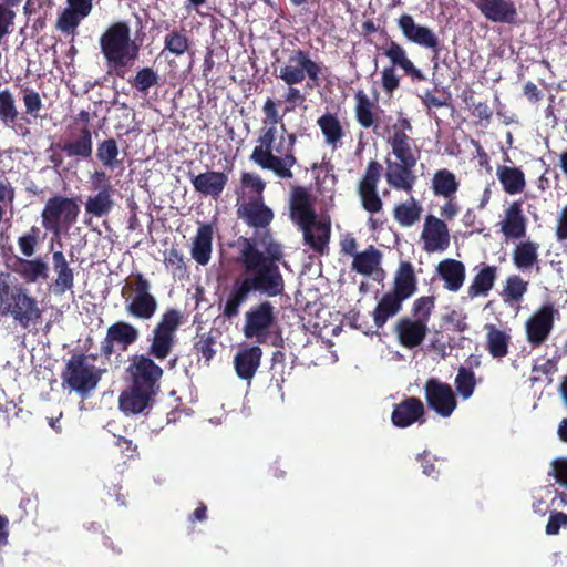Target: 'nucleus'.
<instances>
[{
    "instance_id": "393cba45",
    "label": "nucleus",
    "mask_w": 567,
    "mask_h": 567,
    "mask_svg": "<svg viewBox=\"0 0 567 567\" xmlns=\"http://www.w3.org/2000/svg\"><path fill=\"white\" fill-rule=\"evenodd\" d=\"M425 408L421 399L409 396L394 405L391 421L396 427H408L415 422H424Z\"/></svg>"
},
{
    "instance_id": "a19ab883",
    "label": "nucleus",
    "mask_w": 567,
    "mask_h": 567,
    "mask_svg": "<svg viewBox=\"0 0 567 567\" xmlns=\"http://www.w3.org/2000/svg\"><path fill=\"white\" fill-rule=\"evenodd\" d=\"M460 188L456 175L447 168L435 171L431 179V189L436 197H455Z\"/></svg>"
},
{
    "instance_id": "a18cd8bd",
    "label": "nucleus",
    "mask_w": 567,
    "mask_h": 567,
    "mask_svg": "<svg viewBox=\"0 0 567 567\" xmlns=\"http://www.w3.org/2000/svg\"><path fill=\"white\" fill-rule=\"evenodd\" d=\"M113 207V189H101V192L89 196L85 202V213L96 218L107 216Z\"/></svg>"
},
{
    "instance_id": "9b49d317",
    "label": "nucleus",
    "mask_w": 567,
    "mask_h": 567,
    "mask_svg": "<svg viewBox=\"0 0 567 567\" xmlns=\"http://www.w3.org/2000/svg\"><path fill=\"white\" fill-rule=\"evenodd\" d=\"M101 52L104 59L138 55L140 47L131 39V30L126 22L111 24L100 37Z\"/></svg>"
},
{
    "instance_id": "e433bc0d",
    "label": "nucleus",
    "mask_w": 567,
    "mask_h": 567,
    "mask_svg": "<svg viewBox=\"0 0 567 567\" xmlns=\"http://www.w3.org/2000/svg\"><path fill=\"white\" fill-rule=\"evenodd\" d=\"M437 274L444 280V287L456 292L465 280V266L455 259H445L437 266Z\"/></svg>"
},
{
    "instance_id": "bb28decb",
    "label": "nucleus",
    "mask_w": 567,
    "mask_h": 567,
    "mask_svg": "<svg viewBox=\"0 0 567 567\" xmlns=\"http://www.w3.org/2000/svg\"><path fill=\"white\" fill-rule=\"evenodd\" d=\"M400 344L406 349L421 346L427 334V326L424 321L401 318L394 327Z\"/></svg>"
},
{
    "instance_id": "aec40b11",
    "label": "nucleus",
    "mask_w": 567,
    "mask_h": 567,
    "mask_svg": "<svg viewBox=\"0 0 567 567\" xmlns=\"http://www.w3.org/2000/svg\"><path fill=\"white\" fill-rule=\"evenodd\" d=\"M554 307L545 305L526 321V336L533 348L542 346L554 327Z\"/></svg>"
},
{
    "instance_id": "2f4dec72",
    "label": "nucleus",
    "mask_w": 567,
    "mask_h": 567,
    "mask_svg": "<svg viewBox=\"0 0 567 567\" xmlns=\"http://www.w3.org/2000/svg\"><path fill=\"white\" fill-rule=\"evenodd\" d=\"M262 350L259 346L240 349L234 357V367L239 379L250 381L260 367Z\"/></svg>"
},
{
    "instance_id": "69168bd1",
    "label": "nucleus",
    "mask_w": 567,
    "mask_h": 567,
    "mask_svg": "<svg viewBox=\"0 0 567 567\" xmlns=\"http://www.w3.org/2000/svg\"><path fill=\"white\" fill-rule=\"evenodd\" d=\"M567 525V514L554 511L550 513L547 525V535H557L563 526Z\"/></svg>"
},
{
    "instance_id": "13d9d810",
    "label": "nucleus",
    "mask_w": 567,
    "mask_h": 567,
    "mask_svg": "<svg viewBox=\"0 0 567 567\" xmlns=\"http://www.w3.org/2000/svg\"><path fill=\"white\" fill-rule=\"evenodd\" d=\"M216 339L212 336V332H205L198 334L194 342V350L197 354H200L208 363L215 357Z\"/></svg>"
},
{
    "instance_id": "bf43d9fd",
    "label": "nucleus",
    "mask_w": 567,
    "mask_h": 567,
    "mask_svg": "<svg viewBox=\"0 0 567 567\" xmlns=\"http://www.w3.org/2000/svg\"><path fill=\"white\" fill-rule=\"evenodd\" d=\"M138 55L118 56L105 59L110 74H114L120 79H126L130 68L134 64Z\"/></svg>"
},
{
    "instance_id": "412c9836",
    "label": "nucleus",
    "mask_w": 567,
    "mask_h": 567,
    "mask_svg": "<svg viewBox=\"0 0 567 567\" xmlns=\"http://www.w3.org/2000/svg\"><path fill=\"white\" fill-rule=\"evenodd\" d=\"M423 249L426 252L444 251L450 246L447 225L440 218L427 215L421 233Z\"/></svg>"
},
{
    "instance_id": "423d86ee",
    "label": "nucleus",
    "mask_w": 567,
    "mask_h": 567,
    "mask_svg": "<svg viewBox=\"0 0 567 567\" xmlns=\"http://www.w3.org/2000/svg\"><path fill=\"white\" fill-rule=\"evenodd\" d=\"M2 312L10 315L23 329L37 324L42 318V310L34 297L22 286L10 287L7 284L0 289Z\"/></svg>"
},
{
    "instance_id": "cd10ccee",
    "label": "nucleus",
    "mask_w": 567,
    "mask_h": 567,
    "mask_svg": "<svg viewBox=\"0 0 567 567\" xmlns=\"http://www.w3.org/2000/svg\"><path fill=\"white\" fill-rule=\"evenodd\" d=\"M188 177L197 193L213 198H218L221 195L228 182L227 175L217 171H208L198 175L189 172Z\"/></svg>"
},
{
    "instance_id": "20e7f679",
    "label": "nucleus",
    "mask_w": 567,
    "mask_h": 567,
    "mask_svg": "<svg viewBox=\"0 0 567 567\" xmlns=\"http://www.w3.org/2000/svg\"><path fill=\"white\" fill-rule=\"evenodd\" d=\"M80 205L76 197H68L60 194L47 199L40 213L42 228L54 237L62 234L78 221Z\"/></svg>"
},
{
    "instance_id": "c85d7f7f",
    "label": "nucleus",
    "mask_w": 567,
    "mask_h": 567,
    "mask_svg": "<svg viewBox=\"0 0 567 567\" xmlns=\"http://www.w3.org/2000/svg\"><path fill=\"white\" fill-rule=\"evenodd\" d=\"M290 218L300 229L318 220L310 195L301 187L295 189L292 193Z\"/></svg>"
},
{
    "instance_id": "680f3d73",
    "label": "nucleus",
    "mask_w": 567,
    "mask_h": 567,
    "mask_svg": "<svg viewBox=\"0 0 567 567\" xmlns=\"http://www.w3.org/2000/svg\"><path fill=\"white\" fill-rule=\"evenodd\" d=\"M450 99L451 94L445 91L443 92L442 96H437L433 94L431 91L426 90L424 94L421 96L422 103L427 110L447 106L450 105Z\"/></svg>"
},
{
    "instance_id": "ddd939ff",
    "label": "nucleus",
    "mask_w": 567,
    "mask_h": 567,
    "mask_svg": "<svg viewBox=\"0 0 567 567\" xmlns=\"http://www.w3.org/2000/svg\"><path fill=\"white\" fill-rule=\"evenodd\" d=\"M140 339V330L133 323L117 320L110 324L106 334L101 341V355L110 360L115 352H125Z\"/></svg>"
},
{
    "instance_id": "052dcab7",
    "label": "nucleus",
    "mask_w": 567,
    "mask_h": 567,
    "mask_svg": "<svg viewBox=\"0 0 567 567\" xmlns=\"http://www.w3.org/2000/svg\"><path fill=\"white\" fill-rule=\"evenodd\" d=\"M262 112L265 114L264 127H277L281 122L282 116L279 114L276 102L268 97L262 105Z\"/></svg>"
},
{
    "instance_id": "f8f14e48",
    "label": "nucleus",
    "mask_w": 567,
    "mask_h": 567,
    "mask_svg": "<svg viewBox=\"0 0 567 567\" xmlns=\"http://www.w3.org/2000/svg\"><path fill=\"white\" fill-rule=\"evenodd\" d=\"M275 324V307L266 300L245 312L243 332L247 339H255L257 343H266Z\"/></svg>"
},
{
    "instance_id": "09e8293b",
    "label": "nucleus",
    "mask_w": 567,
    "mask_h": 567,
    "mask_svg": "<svg viewBox=\"0 0 567 567\" xmlns=\"http://www.w3.org/2000/svg\"><path fill=\"white\" fill-rule=\"evenodd\" d=\"M192 48V40L188 38L184 29H174L169 31L164 38V49L162 54L167 51L175 56H181L189 52Z\"/></svg>"
},
{
    "instance_id": "4be33fe9",
    "label": "nucleus",
    "mask_w": 567,
    "mask_h": 567,
    "mask_svg": "<svg viewBox=\"0 0 567 567\" xmlns=\"http://www.w3.org/2000/svg\"><path fill=\"white\" fill-rule=\"evenodd\" d=\"M92 9L93 0H66V8L58 17L56 29L64 34H74Z\"/></svg>"
},
{
    "instance_id": "49530a36",
    "label": "nucleus",
    "mask_w": 567,
    "mask_h": 567,
    "mask_svg": "<svg viewBox=\"0 0 567 567\" xmlns=\"http://www.w3.org/2000/svg\"><path fill=\"white\" fill-rule=\"evenodd\" d=\"M44 235L40 227L33 225L28 230L17 237V246L20 252L19 257H33L39 250Z\"/></svg>"
},
{
    "instance_id": "f257e3e1",
    "label": "nucleus",
    "mask_w": 567,
    "mask_h": 567,
    "mask_svg": "<svg viewBox=\"0 0 567 567\" xmlns=\"http://www.w3.org/2000/svg\"><path fill=\"white\" fill-rule=\"evenodd\" d=\"M239 255L237 262L241 270L233 277L227 290L223 316L234 319L239 315L240 307L251 295L258 292L268 298L281 296L285 292V279L279 264L284 261L282 246L271 240L265 251L258 249L251 238L239 237Z\"/></svg>"
},
{
    "instance_id": "6e6d98bb",
    "label": "nucleus",
    "mask_w": 567,
    "mask_h": 567,
    "mask_svg": "<svg viewBox=\"0 0 567 567\" xmlns=\"http://www.w3.org/2000/svg\"><path fill=\"white\" fill-rule=\"evenodd\" d=\"M455 386L464 400L468 399L476 386L475 373L468 368L461 367L455 378Z\"/></svg>"
},
{
    "instance_id": "2eb2a0df",
    "label": "nucleus",
    "mask_w": 567,
    "mask_h": 567,
    "mask_svg": "<svg viewBox=\"0 0 567 567\" xmlns=\"http://www.w3.org/2000/svg\"><path fill=\"white\" fill-rule=\"evenodd\" d=\"M382 171V165L378 161L371 159L358 183V195L361 206L371 215L380 213L383 208V200L378 193Z\"/></svg>"
},
{
    "instance_id": "dca6fc26",
    "label": "nucleus",
    "mask_w": 567,
    "mask_h": 567,
    "mask_svg": "<svg viewBox=\"0 0 567 567\" xmlns=\"http://www.w3.org/2000/svg\"><path fill=\"white\" fill-rule=\"evenodd\" d=\"M423 389L426 404L431 410L442 417L452 415L457 406V400L449 383L442 382L437 378H430Z\"/></svg>"
},
{
    "instance_id": "72a5a7b5",
    "label": "nucleus",
    "mask_w": 567,
    "mask_h": 567,
    "mask_svg": "<svg viewBox=\"0 0 567 567\" xmlns=\"http://www.w3.org/2000/svg\"><path fill=\"white\" fill-rule=\"evenodd\" d=\"M213 235L214 228L212 224H200L193 239L192 257L202 266H206L210 261Z\"/></svg>"
},
{
    "instance_id": "6e6552de",
    "label": "nucleus",
    "mask_w": 567,
    "mask_h": 567,
    "mask_svg": "<svg viewBox=\"0 0 567 567\" xmlns=\"http://www.w3.org/2000/svg\"><path fill=\"white\" fill-rule=\"evenodd\" d=\"M382 53L391 62V66L383 69L381 73L382 87L386 93L392 94L400 86V79L395 73V66L403 70L404 74L413 81H424V73L414 65L408 56L405 49L394 40H388L381 48Z\"/></svg>"
},
{
    "instance_id": "6ab92c4d",
    "label": "nucleus",
    "mask_w": 567,
    "mask_h": 567,
    "mask_svg": "<svg viewBox=\"0 0 567 567\" xmlns=\"http://www.w3.org/2000/svg\"><path fill=\"white\" fill-rule=\"evenodd\" d=\"M486 20L494 23L517 24L518 12L513 0H471Z\"/></svg>"
},
{
    "instance_id": "5701e85b",
    "label": "nucleus",
    "mask_w": 567,
    "mask_h": 567,
    "mask_svg": "<svg viewBox=\"0 0 567 567\" xmlns=\"http://www.w3.org/2000/svg\"><path fill=\"white\" fill-rule=\"evenodd\" d=\"M157 392L130 384L118 398L120 410L126 414H140L152 408Z\"/></svg>"
},
{
    "instance_id": "c03bdc74",
    "label": "nucleus",
    "mask_w": 567,
    "mask_h": 567,
    "mask_svg": "<svg viewBox=\"0 0 567 567\" xmlns=\"http://www.w3.org/2000/svg\"><path fill=\"white\" fill-rule=\"evenodd\" d=\"M382 254L374 246H369L365 250L354 255L351 268L353 271L371 276L380 266Z\"/></svg>"
},
{
    "instance_id": "c9c22d12",
    "label": "nucleus",
    "mask_w": 567,
    "mask_h": 567,
    "mask_svg": "<svg viewBox=\"0 0 567 567\" xmlns=\"http://www.w3.org/2000/svg\"><path fill=\"white\" fill-rule=\"evenodd\" d=\"M53 270L56 274L53 287L55 293H64L74 286V271L61 250L52 254Z\"/></svg>"
},
{
    "instance_id": "7c9ffc66",
    "label": "nucleus",
    "mask_w": 567,
    "mask_h": 567,
    "mask_svg": "<svg viewBox=\"0 0 567 567\" xmlns=\"http://www.w3.org/2000/svg\"><path fill=\"white\" fill-rule=\"evenodd\" d=\"M237 212L239 217L254 228H266L274 219V213L264 204L262 197L240 205Z\"/></svg>"
},
{
    "instance_id": "4c0bfd02",
    "label": "nucleus",
    "mask_w": 567,
    "mask_h": 567,
    "mask_svg": "<svg viewBox=\"0 0 567 567\" xmlns=\"http://www.w3.org/2000/svg\"><path fill=\"white\" fill-rule=\"evenodd\" d=\"M484 329L486 331L485 349L487 352L496 360L505 358L508 354L511 336L493 323L485 324Z\"/></svg>"
},
{
    "instance_id": "1a4fd4ad",
    "label": "nucleus",
    "mask_w": 567,
    "mask_h": 567,
    "mask_svg": "<svg viewBox=\"0 0 567 567\" xmlns=\"http://www.w3.org/2000/svg\"><path fill=\"white\" fill-rule=\"evenodd\" d=\"M105 370L89 364L84 353H74L68 360L61 378L65 386L84 396L97 386Z\"/></svg>"
},
{
    "instance_id": "473e14b6",
    "label": "nucleus",
    "mask_w": 567,
    "mask_h": 567,
    "mask_svg": "<svg viewBox=\"0 0 567 567\" xmlns=\"http://www.w3.org/2000/svg\"><path fill=\"white\" fill-rule=\"evenodd\" d=\"M417 290V279L413 265L410 261H401L394 276V287L390 293L402 301L412 297Z\"/></svg>"
},
{
    "instance_id": "a878e982",
    "label": "nucleus",
    "mask_w": 567,
    "mask_h": 567,
    "mask_svg": "<svg viewBox=\"0 0 567 567\" xmlns=\"http://www.w3.org/2000/svg\"><path fill=\"white\" fill-rule=\"evenodd\" d=\"M501 231L508 239H523L527 233V218L523 212L522 200H515L504 212L499 223Z\"/></svg>"
},
{
    "instance_id": "0e129e2a",
    "label": "nucleus",
    "mask_w": 567,
    "mask_h": 567,
    "mask_svg": "<svg viewBox=\"0 0 567 567\" xmlns=\"http://www.w3.org/2000/svg\"><path fill=\"white\" fill-rule=\"evenodd\" d=\"M548 475L553 476L559 485L567 488V458L553 461Z\"/></svg>"
},
{
    "instance_id": "de8ad7c7",
    "label": "nucleus",
    "mask_w": 567,
    "mask_h": 567,
    "mask_svg": "<svg viewBox=\"0 0 567 567\" xmlns=\"http://www.w3.org/2000/svg\"><path fill=\"white\" fill-rule=\"evenodd\" d=\"M497 268L495 266L484 265L475 275L468 287L470 297L485 296L493 288L496 280Z\"/></svg>"
},
{
    "instance_id": "3c124183",
    "label": "nucleus",
    "mask_w": 567,
    "mask_h": 567,
    "mask_svg": "<svg viewBox=\"0 0 567 567\" xmlns=\"http://www.w3.org/2000/svg\"><path fill=\"white\" fill-rule=\"evenodd\" d=\"M127 82L138 93L147 95L150 89L158 85L159 75L153 68L144 66L138 69L134 76L128 78Z\"/></svg>"
},
{
    "instance_id": "4468645a",
    "label": "nucleus",
    "mask_w": 567,
    "mask_h": 567,
    "mask_svg": "<svg viewBox=\"0 0 567 567\" xmlns=\"http://www.w3.org/2000/svg\"><path fill=\"white\" fill-rule=\"evenodd\" d=\"M126 373L130 384L158 392L164 371L148 354H134L126 368Z\"/></svg>"
},
{
    "instance_id": "0eeeda50",
    "label": "nucleus",
    "mask_w": 567,
    "mask_h": 567,
    "mask_svg": "<svg viewBox=\"0 0 567 567\" xmlns=\"http://www.w3.org/2000/svg\"><path fill=\"white\" fill-rule=\"evenodd\" d=\"M183 319V313L178 309H166L147 337L146 354L157 360L166 359L174 349L176 332Z\"/></svg>"
},
{
    "instance_id": "f3484780",
    "label": "nucleus",
    "mask_w": 567,
    "mask_h": 567,
    "mask_svg": "<svg viewBox=\"0 0 567 567\" xmlns=\"http://www.w3.org/2000/svg\"><path fill=\"white\" fill-rule=\"evenodd\" d=\"M8 268L24 284H41L49 279L50 266L45 256L18 257L10 259Z\"/></svg>"
},
{
    "instance_id": "5fc2aeb1",
    "label": "nucleus",
    "mask_w": 567,
    "mask_h": 567,
    "mask_svg": "<svg viewBox=\"0 0 567 567\" xmlns=\"http://www.w3.org/2000/svg\"><path fill=\"white\" fill-rule=\"evenodd\" d=\"M19 112L16 100L9 89L0 91V120L4 124H14L18 120Z\"/></svg>"
},
{
    "instance_id": "774afa93",
    "label": "nucleus",
    "mask_w": 567,
    "mask_h": 567,
    "mask_svg": "<svg viewBox=\"0 0 567 567\" xmlns=\"http://www.w3.org/2000/svg\"><path fill=\"white\" fill-rule=\"evenodd\" d=\"M16 198V190L10 181L0 176V204L12 206Z\"/></svg>"
},
{
    "instance_id": "9d476101",
    "label": "nucleus",
    "mask_w": 567,
    "mask_h": 567,
    "mask_svg": "<svg viewBox=\"0 0 567 567\" xmlns=\"http://www.w3.org/2000/svg\"><path fill=\"white\" fill-rule=\"evenodd\" d=\"M322 68L302 49L292 50L287 62L279 70L278 78L286 85H297L308 79L307 87L312 90L320 83Z\"/></svg>"
},
{
    "instance_id": "4d7b16f0",
    "label": "nucleus",
    "mask_w": 567,
    "mask_h": 567,
    "mask_svg": "<svg viewBox=\"0 0 567 567\" xmlns=\"http://www.w3.org/2000/svg\"><path fill=\"white\" fill-rule=\"evenodd\" d=\"M24 113L33 118L41 117L40 111L43 107L42 99L35 90L30 86L21 87Z\"/></svg>"
},
{
    "instance_id": "ea45409f",
    "label": "nucleus",
    "mask_w": 567,
    "mask_h": 567,
    "mask_svg": "<svg viewBox=\"0 0 567 567\" xmlns=\"http://www.w3.org/2000/svg\"><path fill=\"white\" fill-rule=\"evenodd\" d=\"M496 175L504 192L509 195L519 194L526 187L525 174L519 167L499 165Z\"/></svg>"
},
{
    "instance_id": "c756f323",
    "label": "nucleus",
    "mask_w": 567,
    "mask_h": 567,
    "mask_svg": "<svg viewBox=\"0 0 567 567\" xmlns=\"http://www.w3.org/2000/svg\"><path fill=\"white\" fill-rule=\"evenodd\" d=\"M538 249L539 244L530 239L520 240L517 243L512 252V260L514 266L523 272L535 270L537 274H539L540 260Z\"/></svg>"
},
{
    "instance_id": "e2e57ef3",
    "label": "nucleus",
    "mask_w": 567,
    "mask_h": 567,
    "mask_svg": "<svg viewBox=\"0 0 567 567\" xmlns=\"http://www.w3.org/2000/svg\"><path fill=\"white\" fill-rule=\"evenodd\" d=\"M434 308V298L433 297H420L413 303V313L421 315L422 318L420 320L426 321L431 316V311Z\"/></svg>"
},
{
    "instance_id": "37998d69",
    "label": "nucleus",
    "mask_w": 567,
    "mask_h": 567,
    "mask_svg": "<svg viewBox=\"0 0 567 567\" xmlns=\"http://www.w3.org/2000/svg\"><path fill=\"white\" fill-rule=\"evenodd\" d=\"M354 100V115L359 125L363 128H377L378 117L374 113L377 105L362 90L355 92Z\"/></svg>"
},
{
    "instance_id": "f704fd0d",
    "label": "nucleus",
    "mask_w": 567,
    "mask_h": 567,
    "mask_svg": "<svg viewBox=\"0 0 567 567\" xmlns=\"http://www.w3.org/2000/svg\"><path fill=\"white\" fill-rule=\"evenodd\" d=\"M69 157H76L79 159H89L93 152L92 132L89 126L80 130V134L72 141H65L63 144H56Z\"/></svg>"
},
{
    "instance_id": "864d4df0",
    "label": "nucleus",
    "mask_w": 567,
    "mask_h": 567,
    "mask_svg": "<svg viewBox=\"0 0 567 567\" xmlns=\"http://www.w3.org/2000/svg\"><path fill=\"white\" fill-rule=\"evenodd\" d=\"M528 281L524 280L518 275H511L507 277L503 297L506 302L514 301L518 302L522 300L523 296L527 292Z\"/></svg>"
},
{
    "instance_id": "a211bd4d",
    "label": "nucleus",
    "mask_w": 567,
    "mask_h": 567,
    "mask_svg": "<svg viewBox=\"0 0 567 567\" xmlns=\"http://www.w3.org/2000/svg\"><path fill=\"white\" fill-rule=\"evenodd\" d=\"M398 27L409 42L430 50L435 56L442 51V44L436 33L426 25L417 24L411 14H401L398 19Z\"/></svg>"
},
{
    "instance_id": "58836bf2",
    "label": "nucleus",
    "mask_w": 567,
    "mask_h": 567,
    "mask_svg": "<svg viewBox=\"0 0 567 567\" xmlns=\"http://www.w3.org/2000/svg\"><path fill=\"white\" fill-rule=\"evenodd\" d=\"M323 137L324 143L332 150H337L341 146V140L344 136L343 127L336 113L327 112L317 120Z\"/></svg>"
},
{
    "instance_id": "7ed1b4c3",
    "label": "nucleus",
    "mask_w": 567,
    "mask_h": 567,
    "mask_svg": "<svg viewBox=\"0 0 567 567\" xmlns=\"http://www.w3.org/2000/svg\"><path fill=\"white\" fill-rule=\"evenodd\" d=\"M124 310L137 321L152 320L158 310V300L152 292V282L141 271H133L121 288Z\"/></svg>"
},
{
    "instance_id": "b1692460",
    "label": "nucleus",
    "mask_w": 567,
    "mask_h": 567,
    "mask_svg": "<svg viewBox=\"0 0 567 567\" xmlns=\"http://www.w3.org/2000/svg\"><path fill=\"white\" fill-rule=\"evenodd\" d=\"M303 244L319 256L329 254V241L331 237V223L329 219H318L313 224L300 229Z\"/></svg>"
},
{
    "instance_id": "8fccbe9b",
    "label": "nucleus",
    "mask_w": 567,
    "mask_h": 567,
    "mask_svg": "<svg viewBox=\"0 0 567 567\" xmlns=\"http://www.w3.org/2000/svg\"><path fill=\"white\" fill-rule=\"evenodd\" d=\"M422 207L412 198L410 202L399 204L393 209L394 219L402 227H411L420 220Z\"/></svg>"
},
{
    "instance_id": "39448f33",
    "label": "nucleus",
    "mask_w": 567,
    "mask_h": 567,
    "mask_svg": "<svg viewBox=\"0 0 567 567\" xmlns=\"http://www.w3.org/2000/svg\"><path fill=\"white\" fill-rule=\"evenodd\" d=\"M412 146L413 142L391 147L395 161L385 158V179L393 189L411 193L416 183L414 168L420 155Z\"/></svg>"
},
{
    "instance_id": "338daca9",
    "label": "nucleus",
    "mask_w": 567,
    "mask_h": 567,
    "mask_svg": "<svg viewBox=\"0 0 567 567\" xmlns=\"http://www.w3.org/2000/svg\"><path fill=\"white\" fill-rule=\"evenodd\" d=\"M241 184L255 192L258 195V198L262 197V192L266 187V184L258 175L251 173H243Z\"/></svg>"
},
{
    "instance_id": "f03ea898",
    "label": "nucleus",
    "mask_w": 567,
    "mask_h": 567,
    "mask_svg": "<svg viewBox=\"0 0 567 567\" xmlns=\"http://www.w3.org/2000/svg\"><path fill=\"white\" fill-rule=\"evenodd\" d=\"M281 134L279 135L277 127H262L257 138V145L250 154V161L262 169L272 172L277 177L282 179L291 178L289 156L286 155V125H280Z\"/></svg>"
},
{
    "instance_id": "79ce46f5",
    "label": "nucleus",
    "mask_w": 567,
    "mask_h": 567,
    "mask_svg": "<svg viewBox=\"0 0 567 567\" xmlns=\"http://www.w3.org/2000/svg\"><path fill=\"white\" fill-rule=\"evenodd\" d=\"M403 301L390 292H385L375 306L372 317L377 329L384 327L388 320L402 309Z\"/></svg>"
},
{
    "instance_id": "603ef678",
    "label": "nucleus",
    "mask_w": 567,
    "mask_h": 567,
    "mask_svg": "<svg viewBox=\"0 0 567 567\" xmlns=\"http://www.w3.org/2000/svg\"><path fill=\"white\" fill-rule=\"evenodd\" d=\"M120 154L118 145L114 138H106L97 143L96 158L106 168H115L122 162L117 159Z\"/></svg>"
}]
</instances>
